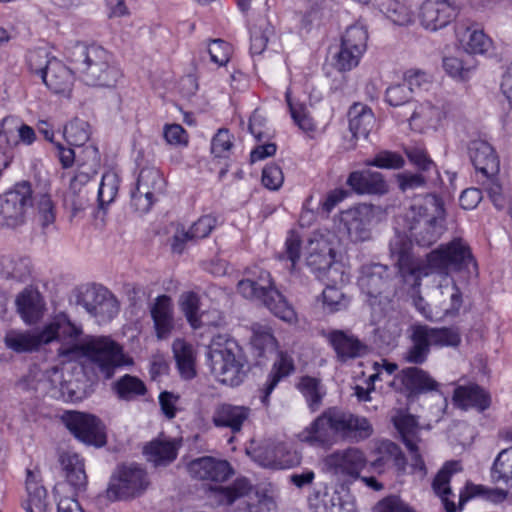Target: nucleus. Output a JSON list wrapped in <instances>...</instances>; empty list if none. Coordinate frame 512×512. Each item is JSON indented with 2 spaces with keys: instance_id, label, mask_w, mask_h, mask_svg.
I'll list each match as a JSON object with an SVG mask.
<instances>
[{
  "instance_id": "25",
  "label": "nucleus",
  "mask_w": 512,
  "mask_h": 512,
  "mask_svg": "<svg viewBox=\"0 0 512 512\" xmlns=\"http://www.w3.org/2000/svg\"><path fill=\"white\" fill-rule=\"evenodd\" d=\"M329 464L338 473L358 478L361 471L367 465V458L359 448L349 447L345 450L334 452L329 457Z\"/></svg>"
},
{
  "instance_id": "28",
  "label": "nucleus",
  "mask_w": 512,
  "mask_h": 512,
  "mask_svg": "<svg viewBox=\"0 0 512 512\" xmlns=\"http://www.w3.org/2000/svg\"><path fill=\"white\" fill-rule=\"evenodd\" d=\"M156 335L159 339L167 338L174 328L173 304L167 295L158 296L150 307Z\"/></svg>"
},
{
  "instance_id": "5",
  "label": "nucleus",
  "mask_w": 512,
  "mask_h": 512,
  "mask_svg": "<svg viewBox=\"0 0 512 512\" xmlns=\"http://www.w3.org/2000/svg\"><path fill=\"white\" fill-rule=\"evenodd\" d=\"M35 207L41 225L46 227L55 220L54 205L47 193H36L31 183L21 181L0 195V225L15 228L25 222L26 213Z\"/></svg>"
},
{
  "instance_id": "44",
  "label": "nucleus",
  "mask_w": 512,
  "mask_h": 512,
  "mask_svg": "<svg viewBox=\"0 0 512 512\" xmlns=\"http://www.w3.org/2000/svg\"><path fill=\"white\" fill-rule=\"evenodd\" d=\"M1 274L6 279L25 282L31 275V261L26 257L4 258Z\"/></svg>"
},
{
  "instance_id": "59",
  "label": "nucleus",
  "mask_w": 512,
  "mask_h": 512,
  "mask_svg": "<svg viewBox=\"0 0 512 512\" xmlns=\"http://www.w3.org/2000/svg\"><path fill=\"white\" fill-rule=\"evenodd\" d=\"M467 156L470 160H495L497 158L494 147L481 138L470 140L466 146Z\"/></svg>"
},
{
  "instance_id": "58",
  "label": "nucleus",
  "mask_w": 512,
  "mask_h": 512,
  "mask_svg": "<svg viewBox=\"0 0 512 512\" xmlns=\"http://www.w3.org/2000/svg\"><path fill=\"white\" fill-rule=\"evenodd\" d=\"M413 97L411 88L405 81L390 85L385 92V101L392 107H400L410 103Z\"/></svg>"
},
{
  "instance_id": "33",
  "label": "nucleus",
  "mask_w": 512,
  "mask_h": 512,
  "mask_svg": "<svg viewBox=\"0 0 512 512\" xmlns=\"http://www.w3.org/2000/svg\"><path fill=\"white\" fill-rule=\"evenodd\" d=\"M349 130L354 139H366L376 125L375 115L370 107L354 103L348 111Z\"/></svg>"
},
{
  "instance_id": "56",
  "label": "nucleus",
  "mask_w": 512,
  "mask_h": 512,
  "mask_svg": "<svg viewBox=\"0 0 512 512\" xmlns=\"http://www.w3.org/2000/svg\"><path fill=\"white\" fill-rule=\"evenodd\" d=\"M248 130L256 142L271 140L273 130L269 127L266 117L258 110H254L249 118Z\"/></svg>"
},
{
  "instance_id": "12",
  "label": "nucleus",
  "mask_w": 512,
  "mask_h": 512,
  "mask_svg": "<svg viewBox=\"0 0 512 512\" xmlns=\"http://www.w3.org/2000/svg\"><path fill=\"white\" fill-rule=\"evenodd\" d=\"M146 471L135 464L122 465L112 477L107 489L110 500H122L143 493L148 486Z\"/></svg>"
},
{
  "instance_id": "52",
  "label": "nucleus",
  "mask_w": 512,
  "mask_h": 512,
  "mask_svg": "<svg viewBox=\"0 0 512 512\" xmlns=\"http://www.w3.org/2000/svg\"><path fill=\"white\" fill-rule=\"evenodd\" d=\"M180 308L193 329L196 330L202 323L201 321H204L203 319H198L200 315V298L196 293L187 292L183 294L180 298Z\"/></svg>"
},
{
  "instance_id": "29",
  "label": "nucleus",
  "mask_w": 512,
  "mask_h": 512,
  "mask_svg": "<svg viewBox=\"0 0 512 512\" xmlns=\"http://www.w3.org/2000/svg\"><path fill=\"white\" fill-rule=\"evenodd\" d=\"M453 401L461 409L475 408L480 412L488 409L491 404L490 395L477 384L456 387Z\"/></svg>"
},
{
  "instance_id": "21",
  "label": "nucleus",
  "mask_w": 512,
  "mask_h": 512,
  "mask_svg": "<svg viewBox=\"0 0 512 512\" xmlns=\"http://www.w3.org/2000/svg\"><path fill=\"white\" fill-rule=\"evenodd\" d=\"M391 277L388 267L380 263L364 265L358 279V285L363 293L370 298H377L390 287Z\"/></svg>"
},
{
  "instance_id": "26",
  "label": "nucleus",
  "mask_w": 512,
  "mask_h": 512,
  "mask_svg": "<svg viewBox=\"0 0 512 512\" xmlns=\"http://www.w3.org/2000/svg\"><path fill=\"white\" fill-rule=\"evenodd\" d=\"M217 225V218L213 215H204L194 222L188 230L177 229L173 236L172 250L182 253L185 244L189 241H196L209 236Z\"/></svg>"
},
{
  "instance_id": "47",
  "label": "nucleus",
  "mask_w": 512,
  "mask_h": 512,
  "mask_svg": "<svg viewBox=\"0 0 512 512\" xmlns=\"http://www.w3.org/2000/svg\"><path fill=\"white\" fill-rule=\"evenodd\" d=\"M173 352L181 375L186 379L193 378L196 372L192 346L182 340H176L173 343Z\"/></svg>"
},
{
  "instance_id": "42",
  "label": "nucleus",
  "mask_w": 512,
  "mask_h": 512,
  "mask_svg": "<svg viewBox=\"0 0 512 512\" xmlns=\"http://www.w3.org/2000/svg\"><path fill=\"white\" fill-rule=\"evenodd\" d=\"M252 348L258 357H264L267 352H272L277 347V340L267 324L255 323L252 326Z\"/></svg>"
},
{
  "instance_id": "1",
  "label": "nucleus",
  "mask_w": 512,
  "mask_h": 512,
  "mask_svg": "<svg viewBox=\"0 0 512 512\" xmlns=\"http://www.w3.org/2000/svg\"><path fill=\"white\" fill-rule=\"evenodd\" d=\"M444 212L442 199L436 194L427 193L423 204L415 203L407 211L405 234L396 232L390 241V253L395 259L398 273L412 289L418 288L422 278L428 276L431 270L447 273L449 270L470 271V265L476 268L470 248L460 238L428 253L427 264L411 253L412 242L421 247H429L438 241L445 230Z\"/></svg>"
},
{
  "instance_id": "34",
  "label": "nucleus",
  "mask_w": 512,
  "mask_h": 512,
  "mask_svg": "<svg viewBox=\"0 0 512 512\" xmlns=\"http://www.w3.org/2000/svg\"><path fill=\"white\" fill-rule=\"evenodd\" d=\"M414 170H404L396 175V181L402 192L426 188L435 170L434 162H415Z\"/></svg>"
},
{
  "instance_id": "37",
  "label": "nucleus",
  "mask_w": 512,
  "mask_h": 512,
  "mask_svg": "<svg viewBox=\"0 0 512 512\" xmlns=\"http://www.w3.org/2000/svg\"><path fill=\"white\" fill-rule=\"evenodd\" d=\"M466 490L469 492V495H465L464 491H460L458 496V504L460 507L466 501H468L469 498L476 496L482 497L483 499L494 504L506 503L508 505H512V493H509L503 489L489 488L483 485L467 484Z\"/></svg>"
},
{
  "instance_id": "19",
  "label": "nucleus",
  "mask_w": 512,
  "mask_h": 512,
  "mask_svg": "<svg viewBox=\"0 0 512 512\" xmlns=\"http://www.w3.org/2000/svg\"><path fill=\"white\" fill-rule=\"evenodd\" d=\"M452 0H426L419 10L421 24L432 31L447 26L455 17L456 10Z\"/></svg>"
},
{
  "instance_id": "45",
  "label": "nucleus",
  "mask_w": 512,
  "mask_h": 512,
  "mask_svg": "<svg viewBox=\"0 0 512 512\" xmlns=\"http://www.w3.org/2000/svg\"><path fill=\"white\" fill-rule=\"evenodd\" d=\"M460 41L468 54H485L492 47V40L482 30L470 27L465 29Z\"/></svg>"
},
{
  "instance_id": "38",
  "label": "nucleus",
  "mask_w": 512,
  "mask_h": 512,
  "mask_svg": "<svg viewBox=\"0 0 512 512\" xmlns=\"http://www.w3.org/2000/svg\"><path fill=\"white\" fill-rule=\"evenodd\" d=\"M499 434L502 439L512 443V429L502 430ZM492 473L498 481L512 486V446L503 449L497 455L492 466Z\"/></svg>"
},
{
  "instance_id": "62",
  "label": "nucleus",
  "mask_w": 512,
  "mask_h": 512,
  "mask_svg": "<svg viewBox=\"0 0 512 512\" xmlns=\"http://www.w3.org/2000/svg\"><path fill=\"white\" fill-rule=\"evenodd\" d=\"M233 146L228 129H219L211 140V152L216 158H228Z\"/></svg>"
},
{
  "instance_id": "7",
  "label": "nucleus",
  "mask_w": 512,
  "mask_h": 512,
  "mask_svg": "<svg viewBox=\"0 0 512 512\" xmlns=\"http://www.w3.org/2000/svg\"><path fill=\"white\" fill-rule=\"evenodd\" d=\"M238 292L247 299H256L279 319L292 323L296 313L285 297L273 286L271 275L266 270H259L257 278H245L237 284Z\"/></svg>"
},
{
  "instance_id": "6",
  "label": "nucleus",
  "mask_w": 512,
  "mask_h": 512,
  "mask_svg": "<svg viewBox=\"0 0 512 512\" xmlns=\"http://www.w3.org/2000/svg\"><path fill=\"white\" fill-rule=\"evenodd\" d=\"M207 364L216 379L226 385L238 386L246 376V359L242 348L233 339L218 335L206 348Z\"/></svg>"
},
{
  "instance_id": "50",
  "label": "nucleus",
  "mask_w": 512,
  "mask_h": 512,
  "mask_svg": "<svg viewBox=\"0 0 512 512\" xmlns=\"http://www.w3.org/2000/svg\"><path fill=\"white\" fill-rule=\"evenodd\" d=\"M136 187L158 194L164 187V179L157 168L146 166L139 172Z\"/></svg>"
},
{
  "instance_id": "57",
  "label": "nucleus",
  "mask_w": 512,
  "mask_h": 512,
  "mask_svg": "<svg viewBox=\"0 0 512 512\" xmlns=\"http://www.w3.org/2000/svg\"><path fill=\"white\" fill-rule=\"evenodd\" d=\"M156 200L155 193L135 187L131 191L130 208L140 215L146 214L151 210Z\"/></svg>"
},
{
  "instance_id": "41",
  "label": "nucleus",
  "mask_w": 512,
  "mask_h": 512,
  "mask_svg": "<svg viewBox=\"0 0 512 512\" xmlns=\"http://www.w3.org/2000/svg\"><path fill=\"white\" fill-rule=\"evenodd\" d=\"M119 177L114 171H107L102 175L101 183L98 190V206L97 217L102 212L106 214V209L111 204L118 193Z\"/></svg>"
},
{
  "instance_id": "13",
  "label": "nucleus",
  "mask_w": 512,
  "mask_h": 512,
  "mask_svg": "<svg viewBox=\"0 0 512 512\" xmlns=\"http://www.w3.org/2000/svg\"><path fill=\"white\" fill-rule=\"evenodd\" d=\"M60 463L65 471L67 483L73 488L74 493L72 497H64L58 501L57 512H84L75 498L87 485L84 461L77 453L68 451L60 455Z\"/></svg>"
},
{
  "instance_id": "53",
  "label": "nucleus",
  "mask_w": 512,
  "mask_h": 512,
  "mask_svg": "<svg viewBox=\"0 0 512 512\" xmlns=\"http://www.w3.org/2000/svg\"><path fill=\"white\" fill-rule=\"evenodd\" d=\"M275 508V494L272 485L255 490L254 499L248 503L249 512H269Z\"/></svg>"
},
{
  "instance_id": "16",
  "label": "nucleus",
  "mask_w": 512,
  "mask_h": 512,
  "mask_svg": "<svg viewBox=\"0 0 512 512\" xmlns=\"http://www.w3.org/2000/svg\"><path fill=\"white\" fill-rule=\"evenodd\" d=\"M189 474L198 480L225 482L234 474V469L227 460L204 456L188 464Z\"/></svg>"
},
{
  "instance_id": "4",
  "label": "nucleus",
  "mask_w": 512,
  "mask_h": 512,
  "mask_svg": "<svg viewBox=\"0 0 512 512\" xmlns=\"http://www.w3.org/2000/svg\"><path fill=\"white\" fill-rule=\"evenodd\" d=\"M65 57L89 86L114 88L123 77L113 55L102 46L77 41L66 47Z\"/></svg>"
},
{
  "instance_id": "10",
  "label": "nucleus",
  "mask_w": 512,
  "mask_h": 512,
  "mask_svg": "<svg viewBox=\"0 0 512 512\" xmlns=\"http://www.w3.org/2000/svg\"><path fill=\"white\" fill-rule=\"evenodd\" d=\"M63 136L68 144L64 147L61 143L55 144V149L59 160H76L77 158H96L98 149L94 146H87L77 153L74 148H82L91 137L90 124L80 118H74L69 121L63 130Z\"/></svg>"
},
{
  "instance_id": "39",
  "label": "nucleus",
  "mask_w": 512,
  "mask_h": 512,
  "mask_svg": "<svg viewBox=\"0 0 512 512\" xmlns=\"http://www.w3.org/2000/svg\"><path fill=\"white\" fill-rule=\"evenodd\" d=\"M26 490L28 498L22 503L25 511L47 512V491L44 486L40 485L33 479L31 471L27 472Z\"/></svg>"
},
{
  "instance_id": "49",
  "label": "nucleus",
  "mask_w": 512,
  "mask_h": 512,
  "mask_svg": "<svg viewBox=\"0 0 512 512\" xmlns=\"http://www.w3.org/2000/svg\"><path fill=\"white\" fill-rule=\"evenodd\" d=\"M274 34L273 26L265 18L250 29V51L252 55H260L266 48L269 38Z\"/></svg>"
},
{
  "instance_id": "64",
  "label": "nucleus",
  "mask_w": 512,
  "mask_h": 512,
  "mask_svg": "<svg viewBox=\"0 0 512 512\" xmlns=\"http://www.w3.org/2000/svg\"><path fill=\"white\" fill-rule=\"evenodd\" d=\"M64 204L71 210L72 215L76 216L89 206L90 200L87 192L82 188L71 189L70 187L68 193L65 195Z\"/></svg>"
},
{
  "instance_id": "14",
  "label": "nucleus",
  "mask_w": 512,
  "mask_h": 512,
  "mask_svg": "<svg viewBox=\"0 0 512 512\" xmlns=\"http://www.w3.org/2000/svg\"><path fill=\"white\" fill-rule=\"evenodd\" d=\"M62 420L66 428L80 442L96 448L106 444L104 425L96 416L82 412H67Z\"/></svg>"
},
{
  "instance_id": "3",
  "label": "nucleus",
  "mask_w": 512,
  "mask_h": 512,
  "mask_svg": "<svg viewBox=\"0 0 512 512\" xmlns=\"http://www.w3.org/2000/svg\"><path fill=\"white\" fill-rule=\"evenodd\" d=\"M373 432V426L366 417L331 407L302 430L298 439L311 446L327 447L332 445L334 436L359 443L368 439Z\"/></svg>"
},
{
  "instance_id": "48",
  "label": "nucleus",
  "mask_w": 512,
  "mask_h": 512,
  "mask_svg": "<svg viewBox=\"0 0 512 512\" xmlns=\"http://www.w3.org/2000/svg\"><path fill=\"white\" fill-rule=\"evenodd\" d=\"M380 11L394 24L407 25L412 21L411 11L398 0H376Z\"/></svg>"
},
{
  "instance_id": "22",
  "label": "nucleus",
  "mask_w": 512,
  "mask_h": 512,
  "mask_svg": "<svg viewBox=\"0 0 512 512\" xmlns=\"http://www.w3.org/2000/svg\"><path fill=\"white\" fill-rule=\"evenodd\" d=\"M295 371L296 365L292 354L288 351L278 350L267 380L260 390V399L263 405H268L269 397L279 382L294 374Z\"/></svg>"
},
{
  "instance_id": "40",
  "label": "nucleus",
  "mask_w": 512,
  "mask_h": 512,
  "mask_svg": "<svg viewBox=\"0 0 512 512\" xmlns=\"http://www.w3.org/2000/svg\"><path fill=\"white\" fill-rule=\"evenodd\" d=\"M296 387L306 399L308 407L312 411H316L320 407L325 395L321 380L308 375L302 376Z\"/></svg>"
},
{
  "instance_id": "8",
  "label": "nucleus",
  "mask_w": 512,
  "mask_h": 512,
  "mask_svg": "<svg viewBox=\"0 0 512 512\" xmlns=\"http://www.w3.org/2000/svg\"><path fill=\"white\" fill-rule=\"evenodd\" d=\"M411 346L407 349L404 359L412 364H423L430 353V347H456L461 342L459 332L454 328L431 327L424 324L411 328Z\"/></svg>"
},
{
  "instance_id": "35",
  "label": "nucleus",
  "mask_w": 512,
  "mask_h": 512,
  "mask_svg": "<svg viewBox=\"0 0 512 512\" xmlns=\"http://www.w3.org/2000/svg\"><path fill=\"white\" fill-rule=\"evenodd\" d=\"M397 378L411 394L436 391L439 383L434 380L426 371L418 367H407L402 369Z\"/></svg>"
},
{
  "instance_id": "17",
  "label": "nucleus",
  "mask_w": 512,
  "mask_h": 512,
  "mask_svg": "<svg viewBox=\"0 0 512 512\" xmlns=\"http://www.w3.org/2000/svg\"><path fill=\"white\" fill-rule=\"evenodd\" d=\"M448 113V104L444 102L433 104L431 101H425L414 108L408 120L413 130L424 133L428 130H436Z\"/></svg>"
},
{
  "instance_id": "31",
  "label": "nucleus",
  "mask_w": 512,
  "mask_h": 512,
  "mask_svg": "<svg viewBox=\"0 0 512 512\" xmlns=\"http://www.w3.org/2000/svg\"><path fill=\"white\" fill-rule=\"evenodd\" d=\"M328 340L341 360L357 358L366 352V345L348 331L332 330Z\"/></svg>"
},
{
  "instance_id": "27",
  "label": "nucleus",
  "mask_w": 512,
  "mask_h": 512,
  "mask_svg": "<svg viewBox=\"0 0 512 512\" xmlns=\"http://www.w3.org/2000/svg\"><path fill=\"white\" fill-rule=\"evenodd\" d=\"M249 415L250 409L246 406L222 403L214 409L212 423L217 428H228L235 434L241 431Z\"/></svg>"
},
{
  "instance_id": "15",
  "label": "nucleus",
  "mask_w": 512,
  "mask_h": 512,
  "mask_svg": "<svg viewBox=\"0 0 512 512\" xmlns=\"http://www.w3.org/2000/svg\"><path fill=\"white\" fill-rule=\"evenodd\" d=\"M376 207L371 204H359L341 213L340 222L353 242H363L371 237V228Z\"/></svg>"
},
{
  "instance_id": "24",
  "label": "nucleus",
  "mask_w": 512,
  "mask_h": 512,
  "mask_svg": "<svg viewBox=\"0 0 512 512\" xmlns=\"http://www.w3.org/2000/svg\"><path fill=\"white\" fill-rule=\"evenodd\" d=\"M43 83L56 94H69L74 83V72L62 61L51 57L42 75Z\"/></svg>"
},
{
  "instance_id": "18",
  "label": "nucleus",
  "mask_w": 512,
  "mask_h": 512,
  "mask_svg": "<svg viewBox=\"0 0 512 512\" xmlns=\"http://www.w3.org/2000/svg\"><path fill=\"white\" fill-rule=\"evenodd\" d=\"M308 504L311 512H356L354 503L345 500L333 487L315 488L308 497Z\"/></svg>"
},
{
  "instance_id": "20",
  "label": "nucleus",
  "mask_w": 512,
  "mask_h": 512,
  "mask_svg": "<svg viewBox=\"0 0 512 512\" xmlns=\"http://www.w3.org/2000/svg\"><path fill=\"white\" fill-rule=\"evenodd\" d=\"M374 459L370 466L378 473L384 472L390 467H395L398 472L403 473L406 469L407 461L401 448L390 440H377L371 451Z\"/></svg>"
},
{
  "instance_id": "9",
  "label": "nucleus",
  "mask_w": 512,
  "mask_h": 512,
  "mask_svg": "<svg viewBox=\"0 0 512 512\" xmlns=\"http://www.w3.org/2000/svg\"><path fill=\"white\" fill-rule=\"evenodd\" d=\"M306 249V265L319 280L336 283L341 278L339 264L334 260V248L325 237L310 239Z\"/></svg>"
},
{
  "instance_id": "36",
  "label": "nucleus",
  "mask_w": 512,
  "mask_h": 512,
  "mask_svg": "<svg viewBox=\"0 0 512 512\" xmlns=\"http://www.w3.org/2000/svg\"><path fill=\"white\" fill-rule=\"evenodd\" d=\"M179 446L180 444L175 439L158 438L145 446L144 454L148 461L153 462L156 466H165L176 459Z\"/></svg>"
},
{
  "instance_id": "51",
  "label": "nucleus",
  "mask_w": 512,
  "mask_h": 512,
  "mask_svg": "<svg viewBox=\"0 0 512 512\" xmlns=\"http://www.w3.org/2000/svg\"><path fill=\"white\" fill-rule=\"evenodd\" d=\"M367 39L368 34L364 27L351 25L342 36L341 44L357 53L364 54L367 48Z\"/></svg>"
},
{
  "instance_id": "43",
  "label": "nucleus",
  "mask_w": 512,
  "mask_h": 512,
  "mask_svg": "<svg viewBox=\"0 0 512 512\" xmlns=\"http://www.w3.org/2000/svg\"><path fill=\"white\" fill-rule=\"evenodd\" d=\"M251 489L250 481L242 477L237 478L229 486H217L213 491L220 504L232 505L236 500L248 495Z\"/></svg>"
},
{
  "instance_id": "46",
  "label": "nucleus",
  "mask_w": 512,
  "mask_h": 512,
  "mask_svg": "<svg viewBox=\"0 0 512 512\" xmlns=\"http://www.w3.org/2000/svg\"><path fill=\"white\" fill-rule=\"evenodd\" d=\"M113 390L119 399L131 401L146 393V386L139 378L126 374L113 384Z\"/></svg>"
},
{
  "instance_id": "11",
  "label": "nucleus",
  "mask_w": 512,
  "mask_h": 512,
  "mask_svg": "<svg viewBox=\"0 0 512 512\" xmlns=\"http://www.w3.org/2000/svg\"><path fill=\"white\" fill-rule=\"evenodd\" d=\"M81 305L99 324L111 321L119 312L116 297L103 286H87L77 296Z\"/></svg>"
},
{
  "instance_id": "60",
  "label": "nucleus",
  "mask_w": 512,
  "mask_h": 512,
  "mask_svg": "<svg viewBox=\"0 0 512 512\" xmlns=\"http://www.w3.org/2000/svg\"><path fill=\"white\" fill-rule=\"evenodd\" d=\"M393 423L401 434L405 445L407 439H413L416 441L415 433L418 422L413 415L407 414L403 411H398L393 417Z\"/></svg>"
},
{
  "instance_id": "23",
  "label": "nucleus",
  "mask_w": 512,
  "mask_h": 512,
  "mask_svg": "<svg viewBox=\"0 0 512 512\" xmlns=\"http://www.w3.org/2000/svg\"><path fill=\"white\" fill-rule=\"evenodd\" d=\"M460 471H462L460 461H447L438 471L432 482L433 491L440 497L446 512H456L457 510L456 495L451 490L450 480L454 474Z\"/></svg>"
},
{
  "instance_id": "32",
  "label": "nucleus",
  "mask_w": 512,
  "mask_h": 512,
  "mask_svg": "<svg viewBox=\"0 0 512 512\" xmlns=\"http://www.w3.org/2000/svg\"><path fill=\"white\" fill-rule=\"evenodd\" d=\"M347 185L358 194H385L387 184L379 172L370 170L354 171L348 179Z\"/></svg>"
},
{
  "instance_id": "63",
  "label": "nucleus",
  "mask_w": 512,
  "mask_h": 512,
  "mask_svg": "<svg viewBox=\"0 0 512 512\" xmlns=\"http://www.w3.org/2000/svg\"><path fill=\"white\" fill-rule=\"evenodd\" d=\"M16 305L26 322H33L39 316V307L35 296L31 293H21L16 299Z\"/></svg>"
},
{
  "instance_id": "54",
  "label": "nucleus",
  "mask_w": 512,
  "mask_h": 512,
  "mask_svg": "<svg viewBox=\"0 0 512 512\" xmlns=\"http://www.w3.org/2000/svg\"><path fill=\"white\" fill-rule=\"evenodd\" d=\"M277 453V444H268L259 447L253 452V459L262 467L270 469H288L289 462L277 461L275 454Z\"/></svg>"
},
{
  "instance_id": "61",
  "label": "nucleus",
  "mask_w": 512,
  "mask_h": 512,
  "mask_svg": "<svg viewBox=\"0 0 512 512\" xmlns=\"http://www.w3.org/2000/svg\"><path fill=\"white\" fill-rule=\"evenodd\" d=\"M208 53L211 61L221 67L229 62L233 48L231 44L222 39H214L208 46Z\"/></svg>"
},
{
  "instance_id": "2",
  "label": "nucleus",
  "mask_w": 512,
  "mask_h": 512,
  "mask_svg": "<svg viewBox=\"0 0 512 512\" xmlns=\"http://www.w3.org/2000/svg\"><path fill=\"white\" fill-rule=\"evenodd\" d=\"M82 327L73 323L67 314H57L42 329L44 343L57 341L61 344L58 354L61 357H71L80 352L90 361L92 370L98 377L110 379L116 369L128 364L122 347L108 336L91 337L80 345Z\"/></svg>"
},
{
  "instance_id": "55",
  "label": "nucleus",
  "mask_w": 512,
  "mask_h": 512,
  "mask_svg": "<svg viewBox=\"0 0 512 512\" xmlns=\"http://www.w3.org/2000/svg\"><path fill=\"white\" fill-rule=\"evenodd\" d=\"M323 304L331 312L344 310L349 305V299L336 286L327 283L322 292Z\"/></svg>"
},
{
  "instance_id": "30",
  "label": "nucleus",
  "mask_w": 512,
  "mask_h": 512,
  "mask_svg": "<svg viewBox=\"0 0 512 512\" xmlns=\"http://www.w3.org/2000/svg\"><path fill=\"white\" fill-rule=\"evenodd\" d=\"M42 330H17L10 329L5 333L4 344L15 353H30L37 351L41 345H45Z\"/></svg>"
}]
</instances>
